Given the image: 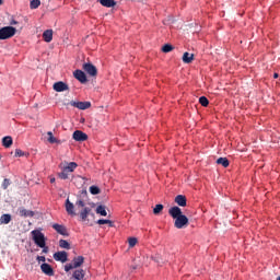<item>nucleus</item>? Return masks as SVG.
I'll use <instances>...</instances> for the list:
<instances>
[{
	"instance_id": "obj_39",
	"label": "nucleus",
	"mask_w": 280,
	"mask_h": 280,
	"mask_svg": "<svg viewBox=\"0 0 280 280\" xmlns=\"http://www.w3.org/2000/svg\"><path fill=\"white\" fill-rule=\"evenodd\" d=\"M37 261H46L45 256H37Z\"/></svg>"
},
{
	"instance_id": "obj_43",
	"label": "nucleus",
	"mask_w": 280,
	"mask_h": 280,
	"mask_svg": "<svg viewBox=\"0 0 280 280\" xmlns=\"http://www.w3.org/2000/svg\"><path fill=\"white\" fill-rule=\"evenodd\" d=\"M50 183H56V178H51V179H50Z\"/></svg>"
},
{
	"instance_id": "obj_34",
	"label": "nucleus",
	"mask_w": 280,
	"mask_h": 280,
	"mask_svg": "<svg viewBox=\"0 0 280 280\" xmlns=\"http://www.w3.org/2000/svg\"><path fill=\"white\" fill-rule=\"evenodd\" d=\"M137 237H129L128 240V244H129V248H135V246H137Z\"/></svg>"
},
{
	"instance_id": "obj_33",
	"label": "nucleus",
	"mask_w": 280,
	"mask_h": 280,
	"mask_svg": "<svg viewBox=\"0 0 280 280\" xmlns=\"http://www.w3.org/2000/svg\"><path fill=\"white\" fill-rule=\"evenodd\" d=\"M100 192H101L100 187H97V186L90 187V194H92V196H97V194H100Z\"/></svg>"
},
{
	"instance_id": "obj_40",
	"label": "nucleus",
	"mask_w": 280,
	"mask_h": 280,
	"mask_svg": "<svg viewBox=\"0 0 280 280\" xmlns=\"http://www.w3.org/2000/svg\"><path fill=\"white\" fill-rule=\"evenodd\" d=\"M43 248V253H49V247H46V245Z\"/></svg>"
},
{
	"instance_id": "obj_42",
	"label": "nucleus",
	"mask_w": 280,
	"mask_h": 280,
	"mask_svg": "<svg viewBox=\"0 0 280 280\" xmlns=\"http://www.w3.org/2000/svg\"><path fill=\"white\" fill-rule=\"evenodd\" d=\"M273 78H275V79L279 78V74H278V73H275V74H273Z\"/></svg>"
},
{
	"instance_id": "obj_38",
	"label": "nucleus",
	"mask_w": 280,
	"mask_h": 280,
	"mask_svg": "<svg viewBox=\"0 0 280 280\" xmlns=\"http://www.w3.org/2000/svg\"><path fill=\"white\" fill-rule=\"evenodd\" d=\"M77 207H84V201L82 199H79L77 202H75Z\"/></svg>"
},
{
	"instance_id": "obj_31",
	"label": "nucleus",
	"mask_w": 280,
	"mask_h": 280,
	"mask_svg": "<svg viewBox=\"0 0 280 280\" xmlns=\"http://www.w3.org/2000/svg\"><path fill=\"white\" fill-rule=\"evenodd\" d=\"M96 224H108L109 226H115V223L108 219H101L96 222Z\"/></svg>"
},
{
	"instance_id": "obj_23",
	"label": "nucleus",
	"mask_w": 280,
	"mask_h": 280,
	"mask_svg": "<svg viewBox=\"0 0 280 280\" xmlns=\"http://www.w3.org/2000/svg\"><path fill=\"white\" fill-rule=\"evenodd\" d=\"M77 167H78V163L70 162L66 167H63V170H66L69 174H71L72 172L75 171Z\"/></svg>"
},
{
	"instance_id": "obj_45",
	"label": "nucleus",
	"mask_w": 280,
	"mask_h": 280,
	"mask_svg": "<svg viewBox=\"0 0 280 280\" xmlns=\"http://www.w3.org/2000/svg\"><path fill=\"white\" fill-rule=\"evenodd\" d=\"M79 178H82V180H84V177H82V176H79Z\"/></svg>"
},
{
	"instance_id": "obj_7",
	"label": "nucleus",
	"mask_w": 280,
	"mask_h": 280,
	"mask_svg": "<svg viewBox=\"0 0 280 280\" xmlns=\"http://www.w3.org/2000/svg\"><path fill=\"white\" fill-rule=\"evenodd\" d=\"M70 106L79 108V110H86L91 106V102H70Z\"/></svg>"
},
{
	"instance_id": "obj_32",
	"label": "nucleus",
	"mask_w": 280,
	"mask_h": 280,
	"mask_svg": "<svg viewBox=\"0 0 280 280\" xmlns=\"http://www.w3.org/2000/svg\"><path fill=\"white\" fill-rule=\"evenodd\" d=\"M199 104H201V106H209V98H207L206 96H200L199 97Z\"/></svg>"
},
{
	"instance_id": "obj_8",
	"label": "nucleus",
	"mask_w": 280,
	"mask_h": 280,
	"mask_svg": "<svg viewBox=\"0 0 280 280\" xmlns=\"http://www.w3.org/2000/svg\"><path fill=\"white\" fill-rule=\"evenodd\" d=\"M52 229H55V231L59 233V235H63V237H69V232L67 231V228L65 225L54 223Z\"/></svg>"
},
{
	"instance_id": "obj_37",
	"label": "nucleus",
	"mask_w": 280,
	"mask_h": 280,
	"mask_svg": "<svg viewBox=\"0 0 280 280\" xmlns=\"http://www.w3.org/2000/svg\"><path fill=\"white\" fill-rule=\"evenodd\" d=\"M2 187H3V189H5L7 187H10V179L5 178L3 180Z\"/></svg>"
},
{
	"instance_id": "obj_30",
	"label": "nucleus",
	"mask_w": 280,
	"mask_h": 280,
	"mask_svg": "<svg viewBox=\"0 0 280 280\" xmlns=\"http://www.w3.org/2000/svg\"><path fill=\"white\" fill-rule=\"evenodd\" d=\"M47 136H48V143H58V139H56V137H54V132L48 131Z\"/></svg>"
},
{
	"instance_id": "obj_21",
	"label": "nucleus",
	"mask_w": 280,
	"mask_h": 280,
	"mask_svg": "<svg viewBox=\"0 0 280 280\" xmlns=\"http://www.w3.org/2000/svg\"><path fill=\"white\" fill-rule=\"evenodd\" d=\"M12 222V215L11 214H2L0 217V224H10Z\"/></svg>"
},
{
	"instance_id": "obj_11",
	"label": "nucleus",
	"mask_w": 280,
	"mask_h": 280,
	"mask_svg": "<svg viewBox=\"0 0 280 280\" xmlns=\"http://www.w3.org/2000/svg\"><path fill=\"white\" fill-rule=\"evenodd\" d=\"M72 139H74V141H86V139H89V136L84 133V131L77 130L73 132Z\"/></svg>"
},
{
	"instance_id": "obj_27",
	"label": "nucleus",
	"mask_w": 280,
	"mask_h": 280,
	"mask_svg": "<svg viewBox=\"0 0 280 280\" xmlns=\"http://www.w3.org/2000/svg\"><path fill=\"white\" fill-rule=\"evenodd\" d=\"M162 51L164 54H170V51H174V46H172V44H165L163 47H162Z\"/></svg>"
},
{
	"instance_id": "obj_16",
	"label": "nucleus",
	"mask_w": 280,
	"mask_h": 280,
	"mask_svg": "<svg viewBox=\"0 0 280 280\" xmlns=\"http://www.w3.org/2000/svg\"><path fill=\"white\" fill-rule=\"evenodd\" d=\"M43 38H44L45 43H51V40H54V31L52 30H46L43 33Z\"/></svg>"
},
{
	"instance_id": "obj_22",
	"label": "nucleus",
	"mask_w": 280,
	"mask_h": 280,
	"mask_svg": "<svg viewBox=\"0 0 280 280\" xmlns=\"http://www.w3.org/2000/svg\"><path fill=\"white\" fill-rule=\"evenodd\" d=\"M89 213H91V208L85 207L81 212H80V218L83 222H85L86 218H89Z\"/></svg>"
},
{
	"instance_id": "obj_19",
	"label": "nucleus",
	"mask_w": 280,
	"mask_h": 280,
	"mask_svg": "<svg viewBox=\"0 0 280 280\" xmlns=\"http://www.w3.org/2000/svg\"><path fill=\"white\" fill-rule=\"evenodd\" d=\"M20 215L22 218H34V211L21 208L20 209Z\"/></svg>"
},
{
	"instance_id": "obj_15",
	"label": "nucleus",
	"mask_w": 280,
	"mask_h": 280,
	"mask_svg": "<svg viewBox=\"0 0 280 280\" xmlns=\"http://www.w3.org/2000/svg\"><path fill=\"white\" fill-rule=\"evenodd\" d=\"M85 275H86V271H84L83 269H77L72 273V278L75 280H84Z\"/></svg>"
},
{
	"instance_id": "obj_46",
	"label": "nucleus",
	"mask_w": 280,
	"mask_h": 280,
	"mask_svg": "<svg viewBox=\"0 0 280 280\" xmlns=\"http://www.w3.org/2000/svg\"><path fill=\"white\" fill-rule=\"evenodd\" d=\"M276 280H280V276Z\"/></svg>"
},
{
	"instance_id": "obj_4",
	"label": "nucleus",
	"mask_w": 280,
	"mask_h": 280,
	"mask_svg": "<svg viewBox=\"0 0 280 280\" xmlns=\"http://www.w3.org/2000/svg\"><path fill=\"white\" fill-rule=\"evenodd\" d=\"M84 264V258L83 256H77L72 259L71 264L65 265V271L69 272L70 270H73L75 268H80Z\"/></svg>"
},
{
	"instance_id": "obj_26",
	"label": "nucleus",
	"mask_w": 280,
	"mask_h": 280,
	"mask_svg": "<svg viewBox=\"0 0 280 280\" xmlns=\"http://www.w3.org/2000/svg\"><path fill=\"white\" fill-rule=\"evenodd\" d=\"M60 248H65L66 250H71V244L67 242V240L59 241Z\"/></svg>"
},
{
	"instance_id": "obj_44",
	"label": "nucleus",
	"mask_w": 280,
	"mask_h": 280,
	"mask_svg": "<svg viewBox=\"0 0 280 280\" xmlns=\"http://www.w3.org/2000/svg\"><path fill=\"white\" fill-rule=\"evenodd\" d=\"M0 5H3V0H0Z\"/></svg>"
},
{
	"instance_id": "obj_2",
	"label": "nucleus",
	"mask_w": 280,
	"mask_h": 280,
	"mask_svg": "<svg viewBox=\"0 0 280 280\" xmlns=\"http://www.w3.org/2000/svg\"><path fill=\"white\" fill-rule=\"evenodd\" d=\"M31 235L33 237V241L35 242L36 246L39 248H45L46 246V241H45V234L40 232V230H33L31 232Z\"/></svg>"
},
{
	"instance_id": "obj_17",
	"label": "nucleus",
	"mask_w": 280,
	"mask_h": 280,
	"mask_svg": "<svg viewBox=\"0 0 280 280\" xmlns=\"http://www.w3.org/2000/svg\"><path fill=\"white\" fill-rule=\"evenodd\" d=\"M98 3H101L103 8H115V5H117L115 0H98Z\"/></svg>"
},
{
	"instance_id": "obj_6",
	"label": "nucleus",
	"mask_w": 280,
	"mask_h": 280,
	"mask_svg": "<svg viewBox=\"0 0 280 280\" xmlns=\"http://www.w3.org/2000/svg\"><path fill=\"white\" fill-rule=\"evenodd\" d=\"M54 259L55 261H61V264H66V261L69 259V255L65 250L57 252L54 254Z\"/></svg>"
},
{
	"instance_id": "obj_36",
	"label": "nucleus",
	"mask_w": 280,
	"mask_h": 280,
	"mask_svg": "<svg viewBox=\"0 0 280 280\" xmlns=\"http://www.w3.org/2000/svg\"><path fill=\"white\" fill-rule=\"evenodd\" d=\"M15 156H25V152H23V150H21V149H16Z\"/></svg>"
},
{
	"instance_id": "obj_29",
	"label": "nucleus",
	"mask_w": 280,
	"mask_h": 280,
	"mask_svg": "<svg viewBox=\"0 0 280 280\" xmlns=\"http://www.w3.org/2000/svg\"><path fill=\"white\" fill-rule=\"evenodd\" d=\"M58 177L61 178V180H67V178H69V171L63 168L62 172L58 174Z\"/></svg>"
},
{
	"instance_id": "obj_41",
	"label": "nucleus",
	"mask_w": 280,
	"mask_h": 280,
	"mask_svg": "<svg viewBox=\"0 0 280 280\" xmlns=\"http://www.w3.org/2000/svg\"><path fill=\"white\" fill-rule=\"evenodd\" d=\"M10 25H19V22L15 21V20H12V21L10 22Z\"/></svg>"
},
{
	"instance_id": "obj_3",
	"label": "nucleus",
	"mask_w": 280,
	"mask_h": 280,
	"mask_svg": "<svg viewBox=\"0 0 280 280\" xmlns=\"http://www.w3.org/2000/svg\"><path fill=\"white\" fill-rule=\"evenodd\" d=\"M14 34H16L14 26H4L0 28V40H8V38H12Z\"/></svg>"
},
{
	"instance_id": "obj_47",
	"label": "nucleus",
	"mask_w": 280,
	"mask_h": 280,
	"mask_svg": "<svg viewBox=\"0 0 280 280\" xmlns=\"http://www.w3.org/2000/svg\"><path fill=\"white\" fill-rule=\"evenodd\" d=\"M0 159H1V155H0Z\"/></svg>"
},
{
	"instance_id": "obj_10",
	"label": "nucleus",
	"mask_w": 280,
	"mask_h": 280,
	"mask_svg": "<svg viewBox=\"0 0 280 280\" xmlns=\"http://www.w3.org/2000/svg\"><path fill=\"white\" fill-rule=\"evenodd\" d=\"M54 91L57 93H62V91H69V85L62 81L56 82L52 86Z\"/></svg>"
},
{
	"instance_id": "obj_1",
	"label": "nucleus",
	"mask_w": 280,
	"mask_h": 280,
	"mask_svg": "<svg viewBox=\"0 0 280 280\" xmlns=\"http://www.w3.org/2000/svg\"><path fill=\"white\" fill-rule=\"evenodd\" d=\"M168 215L173 218L175 229H187L189 226V219L183 214V210L178 206L168 209Z\"/></svg>"
},
{
	"instance_id": "obj_13",
	"label": "nucleus",
	"mask_w": 280,
	"mask_h": 280,
	"mask_svg": "<svg viewBox=\"0 0 280 280\" xmlns=\"http://www.w3.org/2000/svg\"><path fill=\"white\" fill-rule=\"evenodd\" d=\"M175 202L178 207H187V197H185V195H177L175 197Z\"/></svg>"
},
{
	"instance_id": "obj_9",
	"label": "nucleus",
	"mask_w": 280,
	"mask_h": 280,
	"mask_svg": "<svg viewBox=\"0 0 280 280\" xmlns=\"http://www.w3.org/2000/svg\"><path fill=\"white\" fill-rule=\"evenodd\" d=\"M73 75L75 80H79L81 82V84H86V82H89V79H86V73H84V71L82 70H75L73 72Z\"/></svg>"
},
{
	"instance_id": "obj_14",
	"label": "nucleus",
	"mask_w": 280,
	"mask_h": 280,
	"mask_svg": "<svg viewBox=\"0 0 280 280\" xmlns=\"http://www.w3.org/2000/svg\"><path fill=\"white\" fill-rule=\"evenodd\" d=\"M75 206L69 200V198L66 200V211L68 215H75Z\"/></svg>"
},
{
	"instance_id": "obj_18",
	"label": "nucleus",
	"mask_w": 280,
	"mask_h": 280,
	"mask_svg": "<svg viewBox=\"0 0 280 280\" xmlns=\"http://www.w3.org/2000/svg\"><path fill=\"white\" fill-rule=\"evenodd\" d=\"M182 60L185 65H191L194 62V54L184 52Z\"/></svg>"
},
{
	"instance_id": "obj_20",
	"label": "nucleus",
	"mask_w": 280,
	"mask_h": 280,
	"mask_svg": "<svg viewBox=\"0 0 280 280\" xmlns=\"http://www.w3.org/2000/svg\"><path fill=\"white\" fill-rule=\"evenodd\" d=\"M14 141L12 140L11 136H5L4 138H2V145L3 148H12V143Z\"/></svg>"
},
{
	"instance_id": "obj_24",
	"label": "nucleus",
	"mask_w": 280,
	"mask_h": 280,
	"mask_svg": "<svg viewBox=\"0 0 280 280\" xmlns=\"http://www.w3.org/2000/svg\"><path fill=\"white\" fill-rule=\"evenodd\" d=\"M217 165H222V167H229V165H230L229 159H226V158H219L217 160Z\"/></svg>"
},
{
	"instance_id": "obj_5",
	"label": "nucleus",
	"mask_w": 280,
	"mask_h": 280,
	"mask_svg": "<svg viewBox=\"0 0 280 280\" xmlns=\"http://www.w3.org/2000/svg\"><path fill=\"white\" fill-rule=\"evenodd\" d=\"M82 69L83 71H85V73H88V75H91L92 78H95V75H97V68L91 62L83 63Z\"/></svg>"
},
{
	"instance_id": "obj_12",
	"label": "nucleus",
	"mask_w": 280,
	"mask_h": 280,
	"mask_svg": "<svg viewBox=\"0 0 280 280\" xmlns=\"http://www.w3.org/2000/svg\"><path fill=\"white\" fill-rule=\"evenodd\" d=\"M40 270L44 275H47V277H54V268H51V265L44 262L40 266Z\"/></svg>"
},
{
	"instance_id": "obj_35",
	"label": "nucleus",
	"mask_w": 280,
	"mask_h": 280,
	"mask_svg": "<svg viewBox=\"0 0 280 280\" xmlns=\"http://www.w3.org/2000/svg\"><path fill=\"white\" fill-rule=\"evenodd\" d=\"M163 205L159 203L155 206V208L153 209V213L154 215H159V213H161V211H163Z\"/></svg>"
},
{
	"instance_id": "obj_25",
	"label": "nucleus",
	"mask_w": 280,
	"mask_h": 280,
	"mask_svg": "<svg viewBox=\"0 0 280 280\" xmlns=\"http://www.w3.org/2000/svg\"><path fill=\"white\" fill-rule=\"evenodd\" d=\"M96 213H97L98 215H103V217L108 215V212H106V206H98V207L96 208Z\"/></svg>"
},
{
	"instance_id": "obj_28",
	"label": "nucleus",
	"mask_w": 280,
	"mask_h": 280,
	"mask_svg": "<svg viewBox=\"0 0 280 280\" xmlns=\"http://www.w3.org/2000/svg\"><path fill=\"white\" fill-rule=\"evenodd\" d=\"M40 7V0H32L30 3L31 10H36Z\"/></svg>"
}]
</instances>
